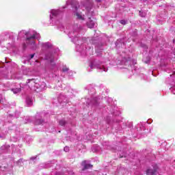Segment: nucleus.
Returning a JSON list of instances; mask_svg holds the SVG:
<instances>
[{"instance_id": "nucleus-1", "label": "nucleus", "mask_w": 175, "mask_h": 175, "mask_svg": "<svg viewBox=\"0 0 175 175\" xmlns=\"http://www.w3.org/2000/svg\"><path fill=\"white\" fill-rule=\"evenodd\" d=\"M26 36V40H32L31 43L33 44H35V39L36 38L37 33H34L32 36H28V33H25Z\"/></svg>"}, {"instance_id": "nucleus-2", "label": "nucleus", "mask_w": 175, "mask_h": 175, "mask_svg": "<svg viewBox=\"0 0 175 175\" xmlns=\"http://www.w3.org/2000/svg\"><path fill=\"white\" fill-rule=\"evenodd\" d=\"M81 165L83 166L82 170H87V169H90V167H93L94 165L91 164H87V161H83L81 163Z\"/></svg>"}, {"instance_id": "nucleus-3", "label": "nucleus", "mask_w": 175, "mask_h": 175, "mask_svg": "<svg viewBox=\"0 0 175 175\" xmlns=\"http://www.w3.org/2000/svg\"><path fill=\"white\" fill-rule=\"evenodd\" d=\"M27 83V84H30V85H28L29 88H32V87H35V84H36V83H35V79H28Z\"/></svg>"}, {"instance_id": "nucleus-4", "label": "nucleus", "mask_w": 175, "mask_h": 175, "mask_svg": "<svg viewBox=\"0 0 175 175\" xmlns=\"http://www.w3.org/2000/svg\"><path fill=\"white\" fill-rule=\"evenodd\" d=\"M87 25L88 28H93L95 27V23L93 22L92 20H91V18H89V21H88Z\"/></svg>"}, {"instance_id": "nucleus-5", "label": "nucleus", "mask_w": 175, "mask_h": 175, "mask_svg": "<svg viewBox=\"0 0 175 175\" xmlns=\"http://www.w3.org/2000/svg\"><path fill=\"white\" fill-rule=\"evenodd\" d=\"M157 173V170L155 169H148L146 170V175H154Z\"/></svg>"}, {"instance_id": "nucleus-6", "label": "nucleus", "mask_w": 175, "mask_h": 175, "mask_svg": "<svg viewBox=\"0 0 175 175\" xmlns=\"http://www.w3.org/2000/svg\"><path fill=\"white\" fill-rule=\"evenodd\" d=\"M42 47L43 49H51V47H53V44H51V43L50 42H46L42 44Z\"/></svg>"}, {"instance_id": "nucleus-7", "label": "nucleus", "mask_w": 175, "mask_h": 175, "mask_svg": "<svg viewBox=\"0 0 175 175\" xmlns=\"http://www.w3.org/2000/svg\"><path fill=\"white\" fill-rule=\"evenodd\" d=\"M75 16H77V20H81V21H84L85 18L83 16V15H81L80 13L76 12Z\"/></svg>"}, {"instance_id": "nucleus-8", "label": "nucleus", "mask_w": 175, "mask_h": 175, "mask_svg": "<svg viewBox=\"0 0 175 175\" xmlns=\"http://www.w3.org/2000/svg\"><path fill=\"white\" fill-rule=\"evenodd\" d=\"M41 124H43V120L42 119H37L35 121V125H41Z\"/></svg>"}, {"instance_id": "nucleus-9", "label": "nucleus", "mask_w": 175, "mask_h": 175, "mask_svg": "<svg viewBox=\"0 0 175 175\" xmlns=\"http://www.w3.org/2000/svg\"><path fill=\"white\" fill-rule=\"evenodd\" d=\"M12 91H13L14 94H18V92H21V88H15L12 89Z\"/></svg>"}, {"instance_id": "nucleus-10", "label": "nucleus", "mask_w": 175, "mask_h": 175, "mask_svg": "<svg viewBox=\"0 0 175 175\" xmlns=\"http://www.w3.org/2000/svg\"><path fill=\"white\" fill-rule=\"evenodd\" d=\"M59 125H61V126H64L66 125V121H65L64 120H60Z\"/></svg>"}, {"instance_id": "nucleus-11", "label": "nucleus", "mask_w": 175, "mask_h": 175, "mask_svg": "<svg viewBox=\"0 0 175 175\" xmlns=\"http://www.w3.org/2000/svg\"><path fill=\"white\" fill-rule=\"evenodd\" d=\"M120 24H122V25H125V24H126V21H125V20H121Z\"/></svg>"}, {"instance_id": "nucleus-12", "label": "nucleus", "mask_w": 175, "mask_h": 175, "mask_svg": "<svg viewBox=\"0 0 175 175\" xmlns=\"http://www.w3.org/2000/svg\"><path fill=\"white\" fill-rule=\"evenodd\" d=\"M68 70H69V68H68V67L63 68V70H62L63 72H68Z\"/></svg>"}, {"instance_id": "nucleus-13", "label": "nucleus", "mask_w": 175, "mask_h": 175, "mask_svg": "<svg viewBox=\"0 0 175 175\" xmlns=\"http://www.w3.org/2000/svg\"><path fill=\"white\" fill-rule=\"evenodd\" d=\"M57 11H52V14L53 15V16H57Z\"/></svg>"}, {"instance_id": "nucleus-14", "label": "nucleus", "mask_w": 175, "mask_h": 175, "mask_svg": "<svg viewBox=\"0 0 175 175\" xmlns=\"http://www.w3.org/2000/svg\"><path fill=\"white\" fill-rule=\"evenodd\" d=\"M35 57V53L30 55V59H32Z\"/></svg>"}, {"instance_id": "nucleus-15", "label": "nucleus", "mask_w": 175, "mask_h": 175, "mask_svg": "<svg viewBox=\"0 0 175 175\" xmlns=\"http://www.w3.org/2000/svg\"><path fill=\"white\" fill-rule=\"evenodd\" d=\"M31 103H32V101H31V100H29V101L28 102V105H31Z\"/></svg>"}, {"instance_id": "nucleus-16", "label": "nucleus", "mask_w": 175, "mask_h": 175, "mask_svg": "<svg viewBox=\"0 0 175 175\" xmlns=\"http://www.w3.org/2000/svg\"><path fill=\"white\" fill-rule=\"evenodd\" d=\"M170 76H174V77H175V72H174L172 73V75H171Z\"/></svg>"}, {"instance_id": "nucleus-17", "label": "nucleus", "mask_w": 175, "mask_h": 175, "mask_svg": "<svg viewBox=\"0 0 175 175\" xmlns=\"http://www.w3.org/2000/svg\"><path fill=\"white\" fill-rule=\"evenodd\" d=\"M96 2H100V0H96Z\"/></svg>"}, {"instance_id": "nucleus-18", "label": "nucleus", "mask_w": 175, "mask_h": 175, "mask_svg": "<svg viewBox=\"0 0 175 175\" xmlns=\"http://www.w3.org/2000/svg\"><path fill=\"white\" fill-rule=\"evenodd\" d=\"M120 158H124V157L123 156H120Z\"/></svg>"}]
</instances>
